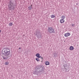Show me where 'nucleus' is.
<instances>
[{
  "mask_svg": "<svg viewBox=\"0 0 79 79\" xmlns=\"http://www.w3.org/2000/svg\"><path fill=\"white\" fill-rule=\"evenodd\" d=\"M2 53L5 56H8L10 55V50L8 48H5L2 50Z\"/></svg>",
  "mask_w": 79,
  "mask_h": 79,
  "instance_id": "f257e3e1",
  "label": "nucleus"
},
{
  "mask_svg": "<svg viewBox=\"0 0 79 79\" xmlns=\"http://www.w3.org/2000/svg\"><path fill=\"white\" fill-rule=\"evenodd\" d=\"M8 8H9V10H13V8H14V5L13 4V3L11 2H10L9 3V4L8 5Z\"/></svg>",
  "mask_w": 79,
  "mask_h": 79,
  "instance_id": "f03ea898",
  "label": "nucleus"
},
{
  "mask_svg": "<svg viewBox=\"0 0 79 79\" xmlns=\"http://www.w3.org/2000/svg\"><path fill=\"white\" fill-rule=\"evenodd\" d=\"M48 32L49 33H55V30L52 27H49L48 28Z\"/></svg>",
  "mask_w": 79,
  "mask_h": 79,
  "instance_id": "7ed1b4c3",
  "label": "nucleus"
},
{
  "mask_svg": "<svg viewBox=\"0 0 79 79\" xmlns=\"http://www.w3.org/2000/svg\"><path fill=\"white\" fill-rule=\"evenodd\" d=\"M36 35L38 39H39L40 37H42V35L39 32L38 33H36Z\"/></svg>",
  "mask_w": 79,
  "mask_h": 79,
  "instance_id": "20e7f679",
  "label": "nucleus"
},
{
  "mask_svg": "<svg viewBox=\"0 0 79 79\" xmlns=\"http://www.w3.org/2000/svg\"><path fill=\"white\" fill-rule=\"evenodd\" d=\"M39 70H40V72H41L44 70V68L42 66H40V67L39 69Z\"/></svg>",
  "mask_w": 79,
  "mask_h": 79,
  "instance_id": "39448f33",
  "label": "nucleus"
},
{
  "mask_svg": "<svg viewBox=\"0 0 79 79\" xmlns=\"http://www.w3.org/2000/svg\"><path fill=\"white\" fill-rule=\"evenodd\" d=\"M40 68V66L37 65L35 68V69L36 70V71H39V69Z\"/></svg>",
  "mask_w": 79,
  "mask_h": 79,
  "instance_id": "423d86ee",
  "label": "nucleus"
},
{
  "mask_svg": "<svg viewBox=\"0 0 79 79\" xmlns=\"http://www.w3.org/2000/svg\"><path fill=\"white\" fill-rule=\"evenodd\" d=\"M70 35H71V34L70 33H66L64 34V36L65 37H68Z\"/></svg>",
  "mask_w": 79,
  "mask_h": 79,
  "instance_id": "0eeeda50",
  "label": "nucleus"
},
{
  "mask_svg": "<svg viewBox=\"0 0 79 79\" xmlns=\"http://www.w3.org/2000/svg\"><path fill=\"white\" fill-rule=\"evenodd\" d=\"M60 23H64V20L63 19H61L60 20Z\"/></svg>",
  "mask_w": 79,
  "mask_h": 79,
  "instance_id": "6e6552de",
  "label": "nucleus"
},
{
  "mask_svg": "<svg viewBox=\"0 0 79 79\" xmlns=\"http://www.w3.org/2000/svg\"><path fill=\"white\" fill-rule=\"evenodd\" d=\"M32 5H31V6H29L28 7V10H32Z\"/></svg>",
  "mask_w": 79,
  "mask_h": 79,
  "instance_id": "1a4fd4ad",
  "label": "nucleus"
},
{
  "mask_svg": "<svg viewBox=\"0 0 79 79\" xmlns=\"http://www.w3.org/2000/svg\"><path fill=\"white\" fill-rule=\"evenodd\" d=\"M69 49L70 50H74V47L73 46H70Z\"/></svg>",
  "mask_w": 79,
  "mask_h": 79,
  "instance_id": "9d476101",
  "label": "nucleus"
},
{
  "mask_svg": "<svg viewBox=\"0 0 79 79\" xmlns=\"http://www.w3.org/2000/svg\"><path fill=\"white\" fill-rule=\"evenodd\" d=\"M45 64L46 65H49L50 64V63L48 61H46L45 62Z\"/></svg>",
  "mask_w": 79,
  "mask_h": 79,
  "instance_id": "9b49d317",
  "label": "nucleus"
},
{
  "mask_svg": "<svg viewBox=\"0 0 79 79\" xmlns=\"http://www.w3.org/2000/svg\"><path fill=\"white\" fill-rule=\"evenodd\" d=\"M53 55H54L53 57H54V58H56V57H57V54L56 53H54Z\"/></svg>",
  "mask_w": 79,
  "mask_h": 79,
  "instance_id": "f8f14e48",
  "label": "nucleus"
},
{
  "mask_svg": "<svg viewBox=\"0 0 79 79\" xmlns=\"http://www.w3.org/2000/svg\"><path fill=\"white\" fill-rule=\"evenodd\" d=\"M51 18H55V15H51Z\"/></svg>",
  "mask_w": 79,
  "mask_h": 79,
  "instance_id": "ddd939ff",
  "label": "nucleus"
},
{
  "mask_svg": "<svg viewBox=\"0 0 79 79\" xmlns=\"http://www.w3.org/2000/svg\"><path fill=\"white\" fill-rule=\"evenodd\" d=\"M61 19H65V16H62L61 17Z\"/></svg>",
  "mask_w": 79,
  "mask_h": 79,
  "instance_id": "4468645a",
  "label": "nucleus"
},
{
  "mask_svg": "<svg viewBox=\"0 0 79 79\" xmlns=\"http://www.w3.org/2000/svg\"><path fill=\"white\" fill-rule=\"evenodd\" d=\"M9 26H13V23H10L9 24Z\"/></svg>",
  "mask_w": 79,
  "mask_h": 79,
  "instance_id": "2eb2a0df",
  "label": "nucleus"
},
{
  "mask_svg": "<svg viewBox=\"0 0 79 79\" xmlns=\"http://www.w3.org/2000/svg\"><path fill=\"white\" fill-rule=\"evenodd\" d=\"M5 65H8L9 64V62H6L5 63Z\"/></svg>",
  "mask_w": 79,
  "mask_h": 79,
  "instance_id": "dca6fc26",
  "label": "nucleus"
},
{
  "mask_svg": "<svg viewBox=\"0 0 79 79\" xmlns=\"http://www.w3.org/2000/svg\"><path fill=\"white\" fill-rule=\"evenodd\" d=\"M39 56H40V54L37 53L36 54V57H38Z\"/></svg>",
  "mask_w": 79,
  "mask_h": 79,
  "instance_id": "f3484780",
  "label": "nucleus"
},
{
  "mask_svg": "<svg viewBox=\"0 0 79 79\" xmlns=\"http://www.w3.org/2000/svg\"><path fill=\"white\" fill-rule=\"evenodd\" d=\"M3 58L4 59H7V58H8V57L6 56V57H3Z\"/></svg>",
  "mask_w": 79,
  "mask_h": 79,
  "instance_id": "a211bd4d",
  "label": "nucleus"
},
{
  "mask_svg": "<svg viewBox=\"0 0 79 79\" xmlns=\"http://www.w3.org/2000/svg\"><path fill=\"white\" fill-rule=\"evenodd\" d=\"M35 60H36V61H39V59L38 58H36Z\"/></svg>",
  "mask_w": 79,
  "mask_h": 79,
  "instance_id": "6ab92c4d",
  "label": "nucleus"
},
{
  "mask_svg": "<svg viewBox=\"0 0 79 79\" xmlns=\"http://www.w3.org/2000/svg\"><path fill=\"white\" fill-rule=\"evenodd\" d=\"M72 26L73 27H74V26H75V24H72Z\"/></svg>",
  "mask_w": 79,
  "mask_h": 79,
  "instance_id": "aec40b11",
  "label": "nucleus"
},
{
  "mask_svg": "<svg viewBox=\"0 0 79 79\" xmlns=\"http://www.w3.org/2000/svg\"><path fill=\"white\" fill-rule=\"evenodd\" d=\"M38 58H41V56H39L38 57Z\"/></svg>",
  "mask_w": 79,
  "mask_h": 79,
  "instance_id": "412c9836",
  "label": "nucleus"
},
{
  "mask_svg": "<svg viewBox=\"0 0 79 79\" xmlns=\"http://www.w3.org/2000/svg\"><path fill=\"white\" fill-rule=\"evenodd\" d=\"M41 58L42 60H43V59H44V57H41Z\"/></svg>",
  "mask_w": 79,
  "mask_h": 79,
  "instance_id": "4be33fe9",
  "label": "nucleus"
},
{
  "mask_svg": "<svg viewBox=\"0 0 79 79\" xmlns=\"http://www.w3.org/2000/svg\"><path fill=\"white\" fill-rule=\"evenodd\" d=\"M21 47H19V50H21Z\"/></svg>",
  "mask_w": 79,
  "mask_h": 79,
  "instance_id": "5701e85b",
  "label": "nucleus"
},
{
  "mask_svg": "<svg viewBox=\"0 0 79 79\" xmlns=\"http://www.w3.org/2000/svg\"><path fill=\"white\" fill-rule=\"evenodd\" d=\"M0 32H1V30H0Z\"/></svg>",
  "mask_w": 79,
  "mask_h": 79,
  "instance_id": "b1692460",
  "label": "nucleus"
},
{
  "mask_svg": "<svg viewBox=\"0 0 79 79\" xmlns=\"http://www.w3.org/2000/svg\"><path fill=\"white\" fill-rule=\"evenodd\" d=\"M11 76H12V77H13V76L12 75Z\"/></svg>",
  "mask_w": 79,
  "mask_h": 79,
  "instance_id": "393cba45",
  "label": "nucleus"
}]
</instances>
